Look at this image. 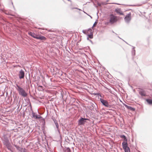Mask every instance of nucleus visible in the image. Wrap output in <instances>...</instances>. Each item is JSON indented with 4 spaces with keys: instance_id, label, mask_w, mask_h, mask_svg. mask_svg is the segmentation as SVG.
Listing matches in <instances>:
<instances>
[{
    "instance_id": "f257e3e1",
    "label": "nucleus",
    "mask_w": 152,
    "mask_h": 152,
    "mask_svg": "<svg viewBox=\"0 0 152 152\" xmlns=\"http://www.w3.org/2000/svg\"><path fill=\"white\" fill-rule=\"evenodd\" d=\"M16 86L18 88L17 89L19 92V94L24 97H26L27 94L26 92L23 88L20 87L18 84H16Z\"/></svg>"
},
{
    "instance_id": "f03ea898",
    "label": "nucleus",
    "mask_w": 152,
    "mask_h": 152,
    "mask_svg": "<svg viewBox=\"0 0 152 152\" xmlns=\"http://www.w3.org/2000/svg\"><path fill=\"white\" fill-rule=\"evenodd\" d=\"M100 100L102 105L105 107L108 108H111V106L109 104L107 100H104L102 98L100 99Z\"/></svg>"
},
{
    "instance_id": "7ed1b4c3",
    "label": "nucleus",
    "mask_w": 152,
    "mask_h": 152,
    "mask_svg": "<svg viewBox=\"0 0 152 152\" xmlns=\"http://www.w3.org/2000/svg\"><path fill=\"white\" fill-rule=\"evenodd\" d=\"M3 143L4 145H5L8 148L10 147L11 145L7 137H4L3 140Z\"/></svg>"
},
{
    "instance_id": "20e7f679",
    "label": "nucleus",
    "mask_w": 152,
    "mask_h": 152,
    "mask_svg": "<svg viewBox=\"0 0 152 152\" xmlns=\"http://www.w3.org/2000/svg\"><path fill=\"white\" fill-rule=\"evenodd\" d=\"M117 21L116 16H114L113 14L110 15V22L111 24H113Z\"/></svg>"
},
{
    "instance_id": "39448f33",
    "label": "nucleus",
    "mask_w": 152,
    "mask_h": 152,
    "mask_svg": "<svg viewBox=\"0 0 152 152\" xmlns=\"http://www.w3.org/2000/svg\"><path fill=\"white\" fill-rule=\"evenodd\" d=\"M140 95L142 97H145L146 96V91L142 88H139L138 90Z\"/></svg>"
},
{
    "instance_id": "423d86ee",
    "label": "nucleus",
    "mask_w": 152,
    "mask_h": 152,
    "mask_svg": "<svg viewBox=\"0 0 152 152\" xmlns=\"http://www.w3.org/2000/svg\"><path fill=\"white\" fill-rule=\"evenodd\" d=\"M124 20L127 23H129L131 20V13L129 12L124 18Z\"/></svg>"
},
{
    "instance_id": "0eeeda50",
    "label": "nucleus",
    "mask_w": 152,
    "mask_h": 152,
    "mask_svg": "<svg viewBox=\"0 0 152 152\" xmlns=\"http://www.w3.org/2000/svg\"><path fill=\"white\" fill-rule=\"evenodd\" d=\"M25 76V73L24 71L22 70L21 69L19 72L18 74V76L20 79H21L24 78Z\"/></svg>"
},
{
    "instance_id": "6e6552de",
    "label": "nucleus",
    "mask_w": 152,
    "mask_h": 152,
    "mask_svg": "<svg viewBox=\"0 0 152 152\" xmlns=\"http://www.w3.org/2000/svg\"><path fill=\"white\" fill-rule=\"evenodd\" d=\"M88 119L86 118H81L78 121V124L79 125H83L85 123L86 120H88Z\"/></svg>"
},
{
    "instance_id": "1a4fd4ad",
    "label": "nucleus",
    "mask_w": 152,
    "mask_h": 152,
    "mask_svg": "<svg viewBox=\"0 0 152 152\" xmlns=\"http://www.w3.org/2000/svg\"><path fill=\"white\" fill-rule=\"evenodd\" d=\"M122 145L123 149L124 150L125 152H130L129 148L128 146V145L126 143H123Z\"/></svg>"
},
{
    "instance_id": "9d476101",
    "label": "nucleus",
    "mask_w": 152,
    "mask_h": 152,
    "mask_svg": "<svg viewBox=\"0 0 152 152\" xmlns=\"http://www.w3.org/2000/svg\"><path fill=\"white\" fill-rule=\"evenodd\" d=\"M115 11L120 15H123L124 13L120 8H117L115 9Z\"/></svg>"
},
{
    "instance_id": "9b49d317",
    "label": "nucleus",
    "mask_w": 152,
    "mask_h": 152,
    "mask_svg": "<svg viewBox=\"0 0 152 152\" xmlns=\"http://www.w3.org/2000/svg\"><path fill=\"white\" fill-rule=\"evenodd\" d=\"M37 39H39L41 41H45L46 39L45 37L41 35H37Z\"/></svg>"
},
{
    "instance_id": "f8f14e48",
    "label": "nucleus",
    "mask_w": 152,
    "mask_h": 152,
    "mask_svg": "<svg viewBox=\"0 0 152 152\" xmlns=\"http://www.w3.org/2000/svg\"><path fill=\"white\" fill-rule=\"evenodd\" d=\"M28 34L31 36L32 37H33V38H36L37 39V35L36 34H35L34 33L32 32H29L28 33Z\"/></svg>"
},
{
    "instance_id": "ddd939ff",
    "label": "nucleus",
    "mask_w": 152,
    "mask_h": 152,
    "mask_svg": "<svg viewBox=\"0 0 152 152\" xmlns=\"http://www.w3.org/2000/svg\"><path fill=\"white\" fill-rule=\"evenodd\" d=\"M53 120L54 123L56 126V128L57 129V130H58V132L59 133V126L58 124V123L57 121V120H56V119Z\"/></svg>"
},
{
    "instance_id": "4468645a",
    "label": "nucleus",
    "mask_w": 152,
    "mask_h": 152,
    "mask_svg": "<svg viewBox=\"0 0 152 152\" xmlns=\"http://www.w3.org/2000/svg\"><path fill=\"white\" fill-rule=\"evenodd\" d=\"M147 103L149 105H152V99H145Z\"/></svg>"
},
{
    "instance_id": "2eb2a0df",
    "label": "nucleus",
    "mask_w": 152,
    "mask_h": 152,
    "mask_svg": "<svg viewBox=\"0 0 152 152\" xmlns=\"http://www.w3.org/2000/svg\"><path fill=\"white\" fill-rule=\"evenodd\" d=\"M125 106L126 108L130 110L133 111H134L135 110V109L131 106H129L127 105H125Z\"/></svg>"
},
{
    "instance_id": "dca6fc26",
    "label": "nucleus",
    "mask_w": 152,
    "mask_h": 152,
    "mask_svg": "<svg viewBox=\"0 0 152 152\" xmlns=\"http://www.w3.org/2000/svg\"><path fill=\"white\" fill-rule=\"evenodd\" d=\"M14 146L17 149L20 151H22V148L17 145H14Z\"/></svg>"
},
{
    "instance_id": "f3484780",
    "label": "nucleus",
    "mask_w": 152,
    "mask_h": 152,
    "mask_svg": "<svg viewBox=\"0 0 152 152\" xmlns=\"http://www.w3.org/2000/svg\"><path fill=\"white\" fill-rule=\"evenodd\" d=\"M124 142L122 143V145H123V143L124 144V143H126L127 145H128L127 140L126 137L125 138H123Z\"/></svg>"
},
{
    "instance_id": "a211bd4d",
    "label": "nucleus",
    "mask_w": 152,
    "mask_h": 152,
    "mask_svg": "<svg viewBox=\"0 0 152 152\" xmlns=\"http://www.w3.org/2000/svg\"><path fill=\"white\" fill-rule=\"evenodd\" d=\"M134 47H133L132 49V54L133 56H134L135 54V50H134Z\"/></svg>"
},
{
    "instance_id": "6ab92c4d",
    "label": "nucleus",
    "mask_w": 152,
    "mask_h": 152,
    "mask_svg": "<svg viewBox=\"0 0 152 152\" xmlns=\"http://www.w3.org/2000/svg\"><path fill=\"white\" fill-rule=\"evenodd\" d=\"M64 152H71V151L69 148L67 147L66 148Z\"/></svg>"
},
{
    "instance_id": "aec40b11",
    "label": "nucleus",
    "mask_w": 152,
    "mask_h": 152,
    "mask_svg": "<svg viewBox=\"0 0 152 152\" xmlns=\"http://www.w3.org/2000/svg\"><path fill=\"white\" fill-rule=\"evenodd\" d=\"M42 118L41 116L39 115H36L35 118L36 119H40Z\"/></svg>"
},
{
    "instance_id": "412c9836",
    "label": "nucleus",
    "mask_w": 152,
    "mask_h": 152,
    "mask_svg": "<svg viewBox=\"0 0 152 152\" xmlns=\"http://www.w3.org/2000/svg\"><path fill=\"white\" fill-rule=\"evenodd\" d=\"M88 37L90 39L93 38V34L92 33L91 34H88Z\"/></svg>"
},
{
    "instance_id": "4be33fe9",
    "label": "nucleus",
    "mask_w": 152,
    "mask_h": 152,
    "mask_svg": "<svg viewBox=\"0 0 152 152\" xmlns=\"http://www.w3.org/2000/svg\"><path fill=\"white\" fill-rule=\"evenodd\" d=\"M97 23H98V20L97 19L96 20V21L94 23L92 28H93V27L95 26H96V24H97Z\"/></svg>"
},
{
    "instance_id": "5701e85b",
    "label": "nucleus",
    "mask_w": 152,
    "mask_h": 152,
    "mask_svg": "<svg viewBox=\"0 0 152 152\" xmlns=\"http://www.w3.org/2000/svg\"><path fill=\"white\" fill-rule=\"evenodd\" d=\"M36 115V114H35V113H34L33 111L32 112V115L33 117L34 118H35V115Z\"/></svg>"
},
{
    "instance_id": "b1692460",
    "label": "nucleus",
    "mask_w": 152,
    "mask_h": 152,
    "mask_svg": "<svg viewBox=\"0 0 152 152\" xmlns=\"http://www.w3.org/2000/svg\"><path fill=\"white\" fill-rule=\"evenodd\" d=\"M120 137L121 138H125L126 137L124 135H120Z\"/></svg>"
},
{
    "instance_id": "393cba45",
    "label": "nucleus",
    "mask_w": 152,
    "mask_h": 152,
    "mask_svg": "<svg viewBox=\"0 0 152 152\" xmlns=\"http://www.w3.org/2000/svg\"><path fill=\"white\" fill-rule=\"evenodd\" d=\"M5 13L6 14H7V15H12L13 16V15L11 14L10 13H9V12H6Z\"/></svg>"
},
{
    "instance_id": "a878e982",
    "label": "nucleus",
    "mask_w": 152,
    "mask_h": 152,
    "mask_svg": "<svg viewBox=\"0 0 152 152\" xmlns=\"http://www.w3.org/2000/svg\"><path fill=\"white\" fill-rule=\"evenodd\" d=\"M97 4L98 6H101V3H99L98 2H97Z\"/></svg>"
},
{
    "instance_id": "bb28decb",
    "label": "nucleus",
    "mask_w": 152,
    "mask_h": 152,
    "mask_svg": "<svg viewBox=\"0 0 152 152\" xmlns=\"http://www.w3.org/2000/svg\"><path fill=\"white\" fill-rule=\"evenodd\" d=\"M101 5L102 4V5H104V4H107V2H102L101 3Z\"/></svg>"
},
{
    "instance_id": "cd10ccee",
    "label": "nucleus",
    "mask_w": 152,
    "mask_h": 152,
    "mask_svg": "<svg viewBox=\"0 0 152 152\" xmlns=\"http://www.w3.org/2000/svg\"><path fill=\"white\" fill-rule=\"evenodd\" d=\"M89 38L88 37H87V39L89 40L90 41H91V42H92V41L91 40L89 39Z\"/></svg>"
},
{
    "instance_id": "c85d7f7f",
    "label": "nucleus",
    "mask_w": 152,
    "mask_h": 152,
    "mask_svg": "<svg viewBox=\"0 0 152 152\" xmlns=\"http://www.w3.org/2000/svg\"><path fill=\"white\" fill-rule=\"evenodd\" d=\"M98 95H99L100 97H102V96L100 94H98Z\"/></svg>"
},
{
    "instance_id": "c756f323",
    "label": "nucleus",
    "mask_w": 152,
    "mask_h": 152,
    "mask_svg": "<svg viewBox=\"0 0 152 152\" xmlns=\"http://www.w3.org/2000/svg\"><path fill=\"white\" fill-rule=\"evenodd\" d=\"M88 31H91V28H89L88 30Z\"/></svg>"
},
{
    "instance_id": "7c9ffc66",
    "label": "nucleus",
    "mask_w": 152,
    "mask_h": 152,
    "mask_svg": "<svg viewBox=\"0 0 152 152\" xmlns=\"http://www.w3.org/2000/svg\"><path fill=\"white\" fill-rule=\"evenodd\" d=\"M83 33H85V32H84V31L83 30Z\"/></svg>"
},
{
    "instance_id": "2f4dec72",
    "label": "nucleus",
    "mask_w": 152,
    "mask_h": 152,
    "mask_svg": "<svg viewBox=\"0 0 152 152\" xmlns=\"http://www.w3.org/2000/svg\"><path fill=\"white\" fill-rule=\"evenodd\" d=\"M48 31H50V30H48Z\"/></svg>"
},
{
    "instance_id": "473e14b6",
    "label": "nucleus",
    "mask_w": 152,
    "mask_h": 152,
    "mask_svg": "<svg viewBox=\"0 0 152 152\" xmlns=\"http://www.w3.org/2000/svg\"><path fill=\"white\" fill-rule=\"evenodd\" d=\"M91 110H94V108H93L92 109H91Z\"/></svg>"
},
{
    "instance_id": "72a5a7b5",
    "label": "nucleus",
    "mask_w": 152,
    "mask_h": 152,
    "mask_svg": "<svg viewBox=\"0 0 152 152\" xmlns=\"http://www.w3.org/2000/svg\"><path fill=\"white\" fill-rule=\"evenodd\" d=\"M118 37V38H120V39H121V38H120V37Z\"/></svg>"
},
{
    "instance_id": "f704fd0d",
    "label": "nucleus",
    "mask_w": 152,
    "mask_h": 152,
    "mask_svg": "<svg viewBox=\"0 0 152 152\" xmlns=\"http://www.w3.org/2000/svg\"><path fill=\"white\" fill-rule=\"evenodd\" d=\"M19 107V106L18 107V108Z\"/></svg>"
},
{
    "instance_id": "c9c22d12",
    "label": "nucleus",
    "mask_w": 152,
    "mask_h": 152,
    "mask_svg": "<svg viewBox=\"0 0 152 152\" xmlns=\"http://www.w3.org/2000/svg\"><path fill=\"white\" fill-rule=\"evenodd\" d=\"M151 96H152V95H151Z\"/></svg>"
}]
</instances>
